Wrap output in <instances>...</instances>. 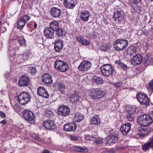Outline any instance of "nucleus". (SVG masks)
<instances>
[{
  "label": "nucleus",
  "mask_w": 153,
  "mask_h": 153,
  "mask_svg": "<svg viewBox=\"0 0 153 153\" xmlns=\"http://www.w3.org/2000/svg\"><path fill=\"white\" fill-rule=\"evenodd\" d=\"M55 68L58 71L64 72L68 69V65L62 60H57L54 64Z\"/></svg>",
  "instance_id": "0eeeda50"
},
{
  "label": "nucleus",
  "mask_w": 153,
  "mask_h": 153,
  "mask_svg": "<svg viewBox=\"0 0 153 153\" xmlns=\"http://www.w3.org/2000/svg\"><path fill=\"white\" fill-rule=\"evenodd\" d=\"M34 56L33 53L30 51H28L25 54L22 55L21 56L23 57L24 61H25L28 59H30L32 58Z\"/></svg>",
  "instance_id": "cd10ccee"
},
{
  "label": "nucleus",
  "mask_w": 153,
  "mask_h": 153,
  "mask_svg": "<svg viewBox=\"0 0 153 153\" xmlns=\"http://www.w3.org/2000/svg\"><path fill=\"white\" fill-rule=\"evenodd\" d=\"M0 116L2 118H4L6 117V115L3 112L0 111Z\"/></svg>",
  "instance_id": "603ef678"
},
{
  "label": "nucleus",
  "mask_w": 153,
  "mask_h": 153,
  "mask_svg": "<svg viewBox=\"0 0 153 153\" xmlns=\"http://www.w3.org/2000/svg\"><path fill=\"white\" fill-rule=\"evenodd\" d=\"M84 118L83 115L79 113H76L75 114L74 118V121L75 122H79L81 121Z\"/></svg>",
  "instance_id": "7c9ffc66"
},
{
  "label": "nucleus",
  "mask_w": 153,
  "mask_h": 153,
  "mask_svg": "<svg viewBox=\"0 0 153 153\" xmlns=\"http://www.w3.org/2000/svg\"><path fill=\"white\" fill-rule=\"evenodd\" d=\"M142 61L141 56L140 54H137L134 56L132 59V64L134 65L140 64Z\"/></svg>",
  "instance_id": "5701e85b"
},
{
  "label": "nucleus",
  "mask_w": 153,
  "mask_h": 153,
  "mask_svg": "<svg viewBox=\"0 0 153 153\" xmlns=\"http://www.w3.org/2000/svg\"><path fill=\"white\" fill-rule=\"evenodd\" d=\"M153 122L152 117L149 115L143 114L139 116L137 120L138 123L142 126H146L150 125Z\"/></svg>",
  "instance_id": "f257e3e1"
},
{
  "label": "nucleus",
  "mask_w": 153,
  "mask_h": 153,
  "mask_svg": "<svg viewBox=\"0 0 153 153\" xmlns=\"http://www.w3.org/2000/svg\"><path fill=\"white\" fill-rule=\"evenodd\" d=\"M44 127L48 129H53L55 128V125L53 121L50 120L45 121L43 124Z\"/></svg>",
  "instance_id": "6ab92c4d"
},
{
  "label": "nucleus",
  "mask_w": 153,
  "mask_h": 153,
  "mask_svg": "<svg viewBox=\"0 0 153 153\" xmlns=\"http://www.w3.org/2000/svg\"><path fill=\"white\" fill-rule=\"evenodd\" d=\"M35 139H38V137H36Z\"/></svg>",
  "instance_id": "69168bd1"
},
{
  "label": "nucleus",
  "mask_w": 153,
  "mask_h": 153,
  "mask_svg": "<svg viewBox=\"0 0 153 153\" xmlns=\"http://www.w3.org/2000/svg\"><path fill=\"white\" fill-rule=\"evenodd\" d=\"M56 31L57 32V34L59 37L65 35V32L64 30L62 28H59V29H58Z\"/></svg>",
  "instance_id": "58836bf2"
},
{
  "label": "nucleus",
  "mask_w": 153,
  "mask_h": 153,
  "mask_svg": "<svg viewBox=\"0 0 153 153\" xmlns=\"http://www.w3.org/2000/svg\"><path fill=\"white\" fill-rule=\"evenodd\" d=\"M133 108H135V109L136 110L135 108H134V107H131L130 108V110H129V111H133Z\"/></svg>",
  "instance_id": "e2e57ef3"
},
{
  "label": "nucleus",
  "mask_w": 153,
  "mask_h": 153,
  "mask_svg": "<svg viewBox=\"0 0 153 153\" xmlns=\"http://www.w3.org/2000/svg\"><path fill=\"white\" fill-rule=\"evenodd\" d=\"M6 78H7V76H6Z\"/></svg>",
  "instance_id": "338daca9"
},
{
  "label": "nucleus",
  "mask_w": 153,
  "mask_h": 153,
  "mask_svg": "<svg viewBox=\"0 0 153 153\" xmlns=\"http://www.w3.org/2000/svg\"><path fill=\"white\" fill-rule=\"evenodd\" d=\"M50 13L51 15L54 17H58L61 14V10L56 7H52Z\"/></svg>",
  "instance_id": "b1692460"
},
{
  "label": "nucleus",
  "mask_w": 153,
  "mask_h": 153,
  "mask_svg": "<svg viewBox=\"0 0 153 153\" xmlns=\"http://www.w3.org/2000/svg\"><path fill=\"white\" fill-rule=\"evenodd\" d=\"M80 15L81 19L84 22L88 21L90 16L89 11L86 10H83L81 11Z\"/></svg>",
  "instance_id": "aec40b11"
},
{
  "label": "nucleus",
  "mask_w": 153,
  "mask_h": 153,
  "mask_svg": "<svg viewBox=\"0 0 153 153\" xmlns=\"http://www.w3.org/2000/svg\"><path fill=\"white\" fill-rule=\"evenodd\" d=\"M81 44L84 45H87L90 44V42L88 40L84 39Z\"/></svg>",
  "instance_id": "de8ad7c7"
},
{
  "label": "nucleus",
  "mask_w": 153,
  "mask_h": 153,
  "mask_svg": "<svg viewBox=\"0 0 153 153\" xmlns=\"http://www.w3.org/2000/svg\"><path fill=\"white\" fill-rule=\"evenodd\" d=\"M94 141L96 144H100L102 143L103 140L102 138L98 137L95 138Z\"/></svg>",
  "instance_id": "37998d69"
},
{
  "label": "nucleus",
  "mask_w": 153,
  "mask_h": 153,
  "mask_svg": "<svg viewBox=\"0 0 153 153\" xmlns=\"http://www.w3.org/2000/svg\"><path fill=\"white\" fill-rule=\"evenodd\" d=\"M150 148H153V146L148 141V142L146 143L142 146V149L145 151L148 150Z\"/></svg>",
  "instance_id": "f704fd0d"
},
{
  "label": "nucleus",
  "mask_w": 153,
  "mask_h": 153,
  "mask_svg": "<svg viewBox=\"0 0 153 153\" xmlns=\"http://www.w3.org/2000/svg\"><path fill=\"white\" fill-rule=\"evenodd\" d=\"M139 4L131 5L132 9L134 12L140 13L141 10V7L139 5Z\"/></svg>",
  "instance_id": "72a5a7b5"
},
{
  "label": "nucleus",
  "mask_w": 153,
  "mask_h": 153,
  "mask_svg": "<svg viewBox=\"0 0 153 153\" xmlns=\"http://www.w3.org/2000/svg\"><path fill=\"white\" fill-rule=\"evenodd\" d=\"M120 129L123 134L126 135L131 130V124L130 123L124 124L121 127Z\"/></svg>",
  "instance_id": "4468645a"
},
{
  "label": "nucleus",
  "mask_w": 153,
  "mask_h": 153,
  "mask_svg": "<svg viewBox=\"0 0 153 153\" xmlns=\"http://www.w3.org/2000/svg\"><path fill=\"white\" fill-rule=\"evenodd\" d=\"M128 41L125 39L116 40L114 42V46L115 49L118 51L125 49L128 45Z\"/></svg>",
  "instance_id": "7ed1b4c3"
},
{
  "label": "nucleus",
  "mask_w": 153,
  "mask_h": 153,
  "mask_svg": "<svg viewBox=\"0 0 153 153\" xmlns=\"http://www.w3.org/2000/svg\"><path fill=\"white\" fill-rule=\"evenodd\" d=\"M133 111H131H131L128 112V114L127 116L128 120L130 122H133L134 120V113L135 112V109L134 108H133Z\"/></svg>",
  "instance_id": "c756f323"
},
{
  "label": "nucleus",
  "mask_w": 153,
  "mask_h": 153,
  "mask_svg": "<svg viewBox=\"0 0 153 153\" xmlns=\"http://www.w3.org/2000/svg\"><path fill=\"white\" fill-rule=\"evenodd\" d=\"M148 89L149 91L153 92V79L150 82Z\"/></svg>",
  "instance_id": "c03bdc74"
},
{
  "label": "nucleus",
  "mask_w": 153,
  "mask_h": 153,
  "mask_svg": "<svg viewBox=\"0 0 153 153\" xmlns=\"http://www.w3.org/2000/svg\"><path fill=\"white\" fill-rule=\"evenodd\" d=\"M99 117L97 115L94 116L90 119L91 123V124L98 125L100 123Z\"/></svg>",
  "instance_id": "c85d7f7f"
},
{
  "label": "nucleus",
  "mask_w": 153,
  "mask_h": 153,
  "mask_svg": "<svg viewBox=\"0 0 153 153\" xmlns=\"http://www.w3.org/2000/svg\"><path fill=\"white\" fill-rule=\"evenodd\" d=\"M150 114L153 117V110L150 111Z\"/></svg>",
  "instance_id": "0e129e2a"
},
{
  "label": "nucleus",
  "mask_w": 153,
  "mask_h": 153,
  "mask_svg": "<svg viewBox=\"0 0 153 153\" xmlns=\"http://www.w3.org/2000/svg\"><path fill=\"white\" fill-rule=\"evenodd\" d=\"M17 40L20 45L24 46L26 44L25 41L23 36H18L17 37Z\"/></svg>",
  "instance_id": "4c0bfd02"
},
{
  "label": "nucleus",
  "mask_w": 153,
  "mask_h": 153,
  "mask_svg": "<svg viewBox=\"0 0 153 153\" xmlns=\"http://www.w3.org/2000/svg\"><path fill=\"white\" fill-rule=\"evenodd\" d=\"M31 72L32 74H35L36 72V70L35 67H32L31 69Z\"/></svg>",
  "instance_id": "3c124183"
},
{
  "label": "nucleus",
  "mask_w": 153,
  "mask_h": 153,
  "mask_svg": "<svg viewBox=\"0 0 153 153\" xmlns=\"http://www.w3.org/2000/svg\"><path fill=\"white\" fill-rule=\"evenodd\" d=\"M85 138L86 140H93V139H94L92 136L89 135H86Z\"/></svg>",
  "instance_id": "49530a36"
},
{
  "label": "nucleus",
  "mask_w": 153,
  "mask_h": 153,
  "mask_svg": "<svg viewBox=\"0 0 153 153\" xmlns=\"http://www.w3.org/2000/svg\"><path fill=\"white\" fill-rule=\"evenodd\" d=\"M106 94L105 91L97 88L93 89L90 93V97L92 100L99 99L103 97Z\"/></svg>",
  "instance_id": "f03ea898"
},
{
  "label": "nucleus",
  "mask_w": 153,
  "mask_h": 153,
  "mask_svg": "<svg viewBox=\"0 0 153 153\" xmlns=\"http://www.w3.org/2000/svg\"><path fill=\"white\" fill-rule=\"evenodd\" d=\"M75 150L76 151L80 152H85L88 151L87 149L78 146L75 147Z\"/></svg>",
  "instance_id": "ea45409f"
},
{
  "label": "nucleus",
  "mask_w": 153,
  "mask_h": 153,
  "mask_svg": "<svg viewBox=\"0 0 153 153\" xmlns=\"http://www.w3.org/2000/svg\"><path fill=\"white\" fill-rule=\"evenodd\" d=\"M80 98V96L76 91H74L73 93H72L70 97V101L73 102L79 101Z\"/></svg>",
  "instance_id": "a878e982"
},
{
  "label": "nucleus",
  "mask_w": 153,
  "mask_h": 153,
  "mask_svg": "<svg viewBox=\"0 0 153 153\" xmlns=\"http://www.w3.org/2000/svg\"><path fill=\"white\" fill-rule=\"evenodd\" d=\"M65 7L68 8H73L77 3L76 0H63Z\"/></svg>",
  "instance_id": "2eb2a0df"
},
{
  "label": "nucleus",
  "mask_w": 153,
  "mask_h": 153,
  "mask_svg": "<svg viewBox=\"0 0 153 153\" xmlns=\"http://www.w3.org/2000/svg\"><path fill=\"white\" fill-rule=\"evenodd\" d=\"M110 48V46L108 45H104L101 46L100 49L102 51H106L109 50Z\"/></svg>",
  "instance_id": "a19ab883"
},
{
  "label": "nucleus",
  "mask_w": 153,
  "mask_h": 153,
  "mask_svg": "<svg viewBox=\"0 0 153 153\" xmlns=\"http://www.w3.org/2000/svg\"><path fill=\"white\" fill-rule=\"evenodd\" d=\"M42 81L46 84H50L53 82L51 76L48 74H45L43 75Z\"/></svg>",
  "instance_id": "4be33fe9"
},
{
  "label": "nucleus",
  "mask_w": 153,
  "mask_h": 153,
  "mask_svg": "<svg viewBox=\"0 0 153 153\" xmlns=\"http://www.w3.org/2000/svg\"><path fill=\"white\" fill-rule=\"evenodd\" d=\"M131 5L139 4L141 0H129Z\"/></svg>",
  "instance_id": "79ce46f5"
},
{
  "label": "nucleus",
  "mask_w": 153,
  "mask_h": 153,
  "mask_svg": "<svg viewBox=\"0 0 153 153\" xmlns=\"http://www.w3.org/2000/svg\"><path fill=\"white\" fill-rule=\"evenodd\" d=\"M144 63L146 65H149L150 64H153V56H151L150 57H148L147 56L146 59L145 58Z\"/></svg>",
  "instance_id": "c9c22d12"
},
{
  "label": "nucleus",
  "mask_w": 153,
  "mask_h": 153,
  "mask_svg": "<svg viewBox=\"0 0 153 153\" xmlns=\"http://www.w3.org/2000/svg\"><path fill=\"white\" fill-rule=\"evenodd\" d=\"M29 83V79L28 78L25 76H22L20 78L18 84L19 86H22L28 85Z\"/></svg>",
  "instance_id": "412c9836"
},
{
  "label": "nucleus",
  "mask_w": 153,
  "mask_h": 153,
  "mask_svg": "<svg viewBox=\"0 0 153 153\" xmlns=\"http://www.w3.org/2000/svg\"><path fill=\"white\" fill-rule=\"evenodd\" d=\"M148 141L153 146V135L149 137Z\"/></svg>",
  "instance_id": "5fc2aeb1"
},
{
  "label": "nucleus",
  "mask_w": 153,
  "mask_h": 153,
  "mask_svg": "<svg viewBox=\"0 0 153 153\" xmlns=\"http://www.w3.org/2000/svg\"><path fill=\"white\" fill-rule=\"evenodd\" d=\"M121 85V83L118 82L115 84V86L116 88H119L120 87Z\"/></svg>",
  "instance_id": "6e6d98bb"
},
{
  "label": "nucleus",
  "mask_w": 153,
  "mask_h": 153,
  "mask_svg": "<svg viewBox=\"0 0 153 153\" xmlns=\"http://www.w3.org/2000/svg\"><path fill=\"white\" fill-rule=\"evenodd\" d=\"M137 100L142 105L148 106L149 104V100L146 94L142 93L137 95Z\"/></svg>",
  "instance_id": "6e6552de"
},
{
  "label": "nucleus",
  "mask_w": 153,
  "mask_h": 153,
  "mask_svg": "<svg viewBox=\"0 0 153 153\" xmlns=\"http://www.w3.org/2000/svg\"><path fill=\"white\" fill-rule=\"evenodd\" d=\"M10 153H12V152H10Z\"/></svg>",
  "instance_id": "774afa93"
},
{
  "label": "nucleus",
  "mask_w": 153,
  "mask_h": 153,
  "mask_svg": "<svg viewBox=\"0 0 153 153\" xmlns=\"http://www.w3.org/2000/svg\"><path fill=\"white\" fill-rule=\"evenodd\" d=\"M49 27L51 28L54 31H56L59 28L58 22L56 21L51 22L50 23V27Z\"/></svg>",
  "instance_id": "473e14b6"
},
{
  "label": "nucleus",
  "mask_w": 153,
  "mask_h": 153,
  "mask_svg": "<svg viewBox=\"0 0 153 153\" xmlns=\"http://www.w3.org/2000/svg\"><path fill=\"white\" fill-rule=\"evenodd\" d=\"M84 39L81 36H79V37H77V40L81 44L82 42Z\"/></svg>",
  "instance_id": "8fccbe9b"
},
{
  "label": "nucleus",
  "mask_w": 153,
  "mask_h": 153,
  "mask_svg": "<svg viewBox=\"0 0 153 153\" xmlns=\"http://www.w3.org/2000/svg\"><path fill=\"white\" fill-rule=\"evenodd\" d=\"M118 134L116 132L111 133L107 137L106 139L110 145L115 143L118 140Z\"/></svg>",
  "instance_id": "9b49d317"
},
{
  "label": "nucleus",
  "mask_w": 153,
  "mask_h": 153,
  "mask_svg": "<svg viewBox=\"0 0 153 153\" xmlns=\"http://www.w3.org/2000/svg\"><path fill=\"white\" fill-rule=\"evenodd\" d=\"M70 111V109L68 106L62 105L59 108L58 113L59 115L66 117L69 114Z\"/></svg>",
  "instance_id": "f8f14e48"
},
{
  "label": "nucleus",
  "mask_w": 153,
  "mask_h": 153,
  "mask_svg": "<svg viewBox=\"0 0 153 153\" xmlns=\"http://www.w3.org/2000/svg\"><path fill=\"white\" fill-rule=\"evenodd\" d=\"M91 63L88 61L83 60L78 67L79 70L82 71H85L89 70L91 67Z\"/></svg>",
  "instance_id": "9d476101"
},
{
  "label": "nucleus",
  "mask_w": 153,
  "mask_h": 153,
  "mask_svg": "<svg viewBox=\"0 0 153 153\" xmlns=\"http://www.w3.org/2000/svg\"><path fill=\"white\" fill-rule=\"evenodd\" d=\"M121 66L122 68L124 70L126 69L127 67L126 65L124 64H122Z\"/></svg>",
  "instance_id": "13d9d810"
},
{
  "label": "nucleus",
  "mask_w": 153,
  "mask_h": 153,
  "mask_svg": "<svg viewBox=\"0 0 153 153\" xmlns=\"http://www.w3.org/2000/svg\"><path fill=\"white\" fill-rule=\"evenodd\" d=\"M37 94L39 96L44 98H48L49 94L45 88L43 87H39L37 88Z\"/></svg>",
  "instance_id": "ddd939ff"
},
{
  "label": "nucleus",
  "mask_w": 153,
  "mask_h": 153,
  "mask_svg": "<svg viewBox=\"0 0 153 153\" xmlns=\"http://www.w3.org/2000/svg\"><path fill=\"white\" fill-rule=\"evenodd\" d=\"M24 118L27 121H32L34 118L33 113L31 111L25 110L22 112Z\"/></svg>",
  "instance_id": "dca6fc26"
},
{
  "label": "nucleus",
  "mask_w": 153,
  "mask_h": 153,
  "mask_svg": "<svg viewBox=\"0 0 153 153\" xmlns=\"http://www.w3.org/2000/svg\"><path fill=\"white\" fill-rule=\"evenodd\" d=\"M115 11L113 18L114 20L119 22L123 19V12L121 8L117 6L114 7Z\"/></svg>",
  "instance_id": "39448f33"
},
{
  "label": "nucleus",
  "mask_w": 153,
  "mask_h": 153,
  "mask_svg": "<svg viewBox=\"0 0 153 153\" xmlns=\"http://www.w3.org/2000/svg\"><path fill=\"white\" fill-rule=\"evenodd\" d=\"M63 43L62 40L58 39L54 44V48L56 52H59L62 49Z\"/></svg>",
  "instance_id": "393cba45"
},
{
  "label": "nucleus",
  "mask_w": 153,
  "mask_h": 153,
  "mask_svg": "<svg viewBox=\"0 0 153 153\" xmlns=\"http://www.w3.org/2000/svg\"><path fill=\"white\" fill-rule=\"evenodd\" d=\"M71 140L76 141L78 140L79 137L77 136L72 135L71 136Z\"/></svg>",
  "instance_id": "09e8293b"
},
{
  "label": "nucleus",
  "mask_w": 153,
  "mask_h": 153,
  "mask_svg": "<svg viewBox=\"0 0 153 153\" xmlns=\"http://www.w3.org/2000/svg\"><path fill=\"white\" fill-rule=\"evenodd\" d=\"M37 27V24L36 23H35L34 24V28H36Z\"/></svg>",
  "instance_id": "680f3d73"
},
{
  "label": "nucleus",
  "mask_w": 153,
  "mask_h": 153,
  "mask_svg": "<svg viewBox=\"0 0 153 153\" xmlns=\"http://www.w3.org/2000/svg\"><path fill=\"white\" fill-rule=\"evenodd\" d=\"M30 19V17L27 15H25L21 17L17 23V28L19 29H22Z\"/></svg>",
  "instance_id": "1a4fd4ad"
},
{
  "label": "nucleus",
  "mask_w": 153,
  "mask_h": 153,
  "mask_svg": "<svg viewBox=\"0 0 153 153\" xmlns=\"http://www.w3.org/2000/svg\"><path fill=\"white\" fill-rule=\"evenodd\" d=\"M101 69L102 74L107 77L111 75L114 71L112 66L108 64L103 65L101 67Z\"/></svg>",
  "instance_id": "423d86ee"
},
{
  "label": "nucleus",
  "mask_w": 153,
  "mask_h": 153,
  "mask_svg": "<svg viewBox=\"0 0 153 153\" xmlns=\"http://www.w3.org/2000/svg\"><path fill=\"white\" fill-rule=\"evenodd\" d=\"M0 123L2 124H6V122L5 120H3L0 121Z\"/></svg>",
  "instance_id": "052dcab7"
},
{
  "label": "nucleus",
  "mask_w": 153,
  "mask_h": 153,
  "mask_svg": "<svg viewBox=\"0 0 153 153\" xmlns=\"http://www.w3.org/2000/svg\"><path fill=\"white\" fill-rule=\"evenodd\" d=\"M77 125L74 123H67L65 125L64 127V129L67 131H73L75 130Z\"/></svg>",
  "instance_id": "f3484780"
},
{
  "label": "nucleus",
  "mask_w": 153,
  "mask_h": 153,
  "mask_svg": "<svg viewBox=\"0 0 153 153\" xmlns=\"http://www.w3.org/2000/svg\"><path fill=\"white\" fill-rule=\"evenodd\" d=\"M144 127L143 126V127L141 126L139 127L138 129L139 133L138 134L144 136L147 135L148 134L149 131L148 128Z\"/></svg>",
  "instance_id": "bb28decb"
},
{
  "label": "nucleus",
  "mask_w": 153,
  "mask_h": 153,
  "mask_svg": "<svg viewBox=\"0 0 153 153\" xmlns=\"http://www.w3.org/2000/svg\"><path fill=\"white\" fill-rule=\"evenodd\" d=\"M102 153H115V152L114 151L108 150L103 152Z\"/></svg>",
  "instance_id": "4d7b16f0"
},
{
  "label": "nucleus",
  "mask_w": 153,
  "mask_h": 153,
  "mask_svg": "<svg viewBox=\"0 0 153 153\" xmlns=\"http://www.w3.org/2000/svg\"><path fill=\"white\" fill-rule=\"evenodd\" d=\"M58 88L59 90L60 91H62V92H63L65 88L63 85L61 83H59L58 85Z\"/></svg>",
  "instance_id": "a18cd8bd"
},
{
  "label": "nucleus",
  "mask_w": 153,
  "mask_h": 153,
  "mask_svg": "<svg viewBox=\"0 0 153 153\" xmlns=\"http://www.w3.org/2000/svg\"><path fill=\"white\" fill-rule=\"evenodd\" d=\"M137 50L136 47L133 45H131L127 48V52L129 55H132L136 53Z\"/></svg>",
  "instance_id": "2f4dec72"
},
{
  "label": "nucleus",
  "mask_w": 153,
  "mask_h": 153,
  "mask_svg": "<svg viewBox=\"0 0 153 153\" xmlns=\"http://www.w3.org/2000/svg\"><path fill=\"white\" fill-rule=\"evenodd\" d=\"M54 31L51 28L47 27L45 28L44 32L45 36L47 38L52 39L53 38Z\"/></svg>",
  "instance_id": "a211bd4d"
},
{
  "label": "nucleus",
  "mask_w": 153,
  "mask_h": 153,
  "mask_svg": "<svg viewBox=\"0 0 153 153\" xmlns=\"http://www.w3.org/2000/svg\"><path fill=\"white\" fill-rule=\"evenodd\" d=\"M6 30V28L4 27H1L0 32L2 33L5 32Z\"/></svg>",
  "instance_id": "864d4df0"
},
{
  "label": "nucleus",
  "mask_w": 153,
  "mask_h": 153,
  "mask_svg": "<svg viewBox=\"0 0 153 153\" xmlns=\"http://www.w3.org/2000/svg\"><path fill=\"white\" fill-rule=\"evenodd\" d=\"M103 22H104V23L106 25H107L108 24V22L107 21V20L106 19H104Z\"/></svg>",
  "instance_id": "bf43d9fd"
},
{
  "label": "nucleus",
  "mask_w": 153,
  "mask_h": 153,
  "mask_svg": "<svg viewBox=\"0 0 153 153\" xmlns=\"http://www.w3.org/2000/svg\"><path fill=\"white\" fill-rule=\"evenodd\" d=\"M30 99V95L28 93L23 92L18 95L17 100L19 103L21 105H24L29 102Z\"/></svg>",
  "instance_id": "20e7f679"
},
{
  "label": "nucleus",
  "mask_w": 153,
  "mask_h": 153,
  "mask_svg": "<svg viewBox=\"0 0 153 153\" xmlns=\"http://www.w3.org/2000/svg\"><path fill=\"white\" fill-rule=\"evenodd\" d=\"M94 82L97 84H100L103 83V80L102 78L100 77L94 76L93 79Z\"/></svg>",
  "instance_id": "e433bc0d"
}]
</instances>
